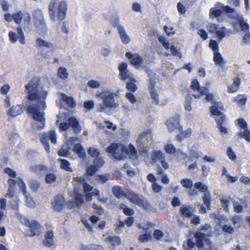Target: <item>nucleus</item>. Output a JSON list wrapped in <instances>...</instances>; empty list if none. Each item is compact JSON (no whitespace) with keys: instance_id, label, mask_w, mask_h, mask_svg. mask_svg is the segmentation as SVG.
Instances as JSON below:
<instances>
[{"instance_id":"obj_1","label":"nucleus","mask_w":250,"mask_h":250,"mask_svg":"<svg viewBox=\"0 0 250 250\" xmlns=\"http://www.w3.org/2000/svg\"><path fill=\"white\" fill-rule=\"evenodd\" d=\"M40 80L34 78L25 86L27 91V99L29 101H38V103L29 105L26 108L27 113L30 115L35 123H31V126L33 130H41L45 128L46 119L43 111L47 107L45 100L48 95L47 91L41 93L39 90Z\"/></svg>"},{"instance_id":"obj_2","label":"nucleus","mask_w":250,"mask_h":250,"mask_svg":"<svg viewBox=\"0 0 250 250\" xmlns=\"http://www.w3.org/2000/svg\"><path fill=\"white\" fill-rule=\"evenodd\" d=\"M97 98L103 100V104H99L97 111L100 112H105V108L116 109L119 107V104L115 102L114 95L112 91L108 89H104L101 92L97 93Z\"/></svg>"},{"instance_id":"obj_3","label":"nucleus","mask_w":250,"mask_h":250,"mask_svg":"<svg viewBox=\"0 0 250 250\" xmlns=\"http://www.w3.org/2000/svg\"><path fill=\"white\" fill-rule=\"evenodd\" d=\"M58 1L59 0H51L48 6L49 14L51 20L53 21H56L57 19L62 21L66 17L67 5L66 1L63 0L59 3L56 15V5Z\"/></svg>"},{"instance_id":"obj_4","label":"nucleus","mask_w":250,"mask_h":250,"mask_svg":"<svg viewBox=\"0 0 250 250\" xmlns=\"http://www.w3.org/2000/svg\"><path fill=\"white\" fill-rule=\"evenodd\" d=\"M106 152L111 154L112 159L116 161L124 160L126 158L125 155H129V150L125 145L117 143H111L106 148Z\"/></svg>"},{"instance_id":"obj_5","label":"nucleus","mask_w":250,"mask_h":250,"mask_svg":"<svg viewBox=\"0 0 250 250\" xmlns=\"http://www.w3.org/2000/svg\"><path fill=\"white\" fill-rule=\"evenodd\" d=\"M235 11L234 8L229 5H224L221 2H217L214 7L210 8L209 10V16L211 18H218L221 17L223 13L226 14H232Z\"/></svg>"},{"instance_id":"obj_6","label":"nucleus","mask_w":250,"mask_h":250,"mask_svg":"<svg viewBox=\"0 0 250 250\" xmlns=\"http://www.w3.org/2000/svg\"><path fill=\"white\" fill-rule=\"evenodd\" d=\"M59 127L60 131H66L71 127L75 134L80 133L82 130L79 121L74 116L69 117L67 122L61 123Z\"/></svg>"},{"instance_id":"obj_7","label":"nucleus","mask_w":250,"mask_h":250,"mask_svg":"<svg viewBox=\"0 0 250 250\" xmlns=\"http://www.w3.org/2000/svg\"><path fill=\"white\" fill-rule=\"evenodd\" d=\"M125 57L129 60L130 64L136 69L142 66L144 62L143 58L138 54L132 53L131 52H126Z\"/></svg>"},{"instance_id":"obj_8","label":"nucleus","mask_w":250,"mask_h":250,"mask_svg":"<svg viewBox=\"0 0 250 250\" xmlns=\"http://www.w3.org/2000/svg\"><path fill=\"white\" fill-rule=\"evenodd\" d=\"M52 208L54 211L61 212L65 206V199L63 195L57 194L54 197L52 202Z\"/></svg>"},{"instance_id":"obj_9","label":"nucleus","mask_w":250,"mask_h":250,"mask_svg":"<svg viewBox=\"0 0 250 250\" xmlns=\"http://www.w3.org/2000/svg\"><path fill=\"white\" fill-rule=\"evenodd\" d=\"M156 82L153 78H150L148 80V89L149 90L150 97L154 100L156 105H159V95L155 89Z\"/></svg>"},{"instance_id":"obj_10","label":"nucleus","mask_w":250,"mask_h":250,"mask_svg":"<svg viewBox=\"0 0 250 250\" xmlns=\"http://www.w3.org/2000/svg\"><path fill=\"white\" fill-rule=\"evenodd\" d=\"M150 134V131L147 130L146 131L143 132L141 134H140L138 138L136 140L137 146L138 148L139 152L141 155H143L144 154H146L147 153V150L144 146L143 144V140L146 138V139H148V135Z\"/></svg>"},{"instance_id":"obj_11","label":"nucleus","mask_w":250,"mask_h":250,"mask_svg":"<svg viewBox=\"0 0 250 250\" xmlns=\"http://www.w3.org/2000/svg\"><path fill=\"white\" fill-rule=\"evenodd\" d=\"M166 125L169 132H173L176 130L178 131H182V126L180 125L178 117H173L170 118L167 120Z\"/></svg>"},{"instance_id":"obj_12","label":"nucleus","mask_w":250,"mask_h":250,"mask_svg":"<svg viewBox=\"0 0 250 250\" xmlns=\"http://www.w3.org/2000/svg\"><path fill=\"white\" fill-rule=\"evenodd\" d=\"M213 105L209 107L211 115H221V110H224V104L221 102L212 101Z\"/></svg>"},{"instance_id":"obj_13","label":"nucleus","mask_w":250,"mask_h":250,"mask_svg":"<svg viewBox=\"0 0 250 250\" xmlns=\"http://www.w3.org/2000/svg\"><path fill=\"white\" fill-rule=\"evenodd\" d=\"M29 227L30 228V234L28 235L30 237L34 236H39L41 234V229L42 226L36 220H33L31 222Z\"/></svg>"},{"instance_id":"obj_14","label":"nucleus","mask_w":250,"mask_h":250,"mask_svg":"<svg viewBox=\"0 0 250 250\" xmlns=\"http://www.w3.org/2000/svg\"><path fill=\"white\" fill-rule=\"evenodd\" d=\"M144 197L141 194H138L135 193L133 191H130L126 197V198L128 199L131 203L137 205L139 206L141 203Z\"/></svg>"},{"instance_id":"obj_15","label":"nucleus","mask_w":250,"mask_h":250,"mask_svg":"<svg viewBox=\"0 0 250 250\" xmlns=\"http://www.w3.org/2000/svg\"><path fill=\"white\" fill-rule=\"evenodd\" d=\"M36 30L40 35L44 36L46 35L48 28L45 22V20L40 21H34Z\"/></svg>"},{"instance_id":"obj_16","label":"nucleus","mask_w":250,"mask_h":250,"mask_svg":"<svg viewBox=\"0 0 250 250\" xmlns=\"http://www.w3.org/2000/svg\"><path fill=\"white\" fill-rule=\"evenodd\" d=\"M195 238V245L198 249H202L204 247V240L206 238V234L200 231H197L194 233Z\"/></svg>"},{"instance_id":"obj_17","label":"nucleus","mask_w":250,"mask_h":250,"mask_svg":"<svg viewBox=\"0 0 250 250\" xmlns=\"http://www.w3.org/2000/svg\"><path fill=\"white\" fill-rule=\"evenodd\" d=\"M118 33L122 42L125 45L128 44L130 42V38L127 34L124 26L118 27Z\"/></svg>"},{"instance_id":"obj_18","label":"nucleus","mask_w":250,"mask_h":250,"mask_svg":"<svg viewBox=\"0 0 250 250\" xmlns=\"http://www.w3.org/2000/svg\"><path fill=\"white\" fill-rule=\"evenodd\" d=\"M139 207L144 209L147 212L155 213L156 209L153 207L152 205L146 200V198L143 199Z\"/></svg>"},{"instance_id":"obj_19","label":"nucleus","mask_w":250,"mask_h":250,"mask_svg":"<svg viewBox=\"0 0 250 250\" xmlns=\"http://www.w3.org/2000/svg\"><path fill=\"white\" fill-rule=\"evenodd\" d=\"M112 191L113 195L118 199L121 198L122 197L126 198L127 193L125 192L122 187L119 186H114L112 188Z\"/></svg>"},{"instance_id":"obj_20","label":"nucleus","mask_w":250,"mask_h":250,"mask_svg":"<svg viewBox=\"0 0 250 250\" xmlns=\"http://www.w3.org/2000/svg\"><path fill=\"white\" fill-rule=\"evenodd\" d=\"M23 112L22 106L17 104L13 105L8 110V114L12 117H16Z\"/></svg>"},{"instance_id":"obj_21","label":"nucleus","mask_w":250,"mask_h":250,"mask_svg":"<svg viewBox=\"0 0 250 250\" xmlns=\"http://www.w3.org/2000/svg\"><path fill=\"white\" fill-rule=\"evenodd\" d=\"M229 17L235 19H237L238 21H239V27L241 31L243 32L249 31L250 28L249 24L247 22L244 21V18L242 15L238 16L237 18L236 17H233L232 15H229Z\"/></svg>"},{"instance_id":"obj_22","label":"nucleus","mask_w":250,"mask_h":250,"mask_svg":"<svg viewBox=\"0 0 250 250\" xmlns=\"http://www.w3.org/2000/svg\"><path fill=\"white\" fill-rule=\"evenodd\" d=\"M213 61L216 65H219L222 69L226 63L219 51L213 53Z\"/></svg>"},{"instance_id":"obj_23","label":"nucleus","mask_w":250,"mask_h":250,"mask_svg":"<svg viewBox=\"0 0 250 250\" xmlns=\"http://www.w3.org/2000/svg\"><path fill=\"white\" fill-rule=\"evenodd\" d=\"M62 101L65 103L70 108H74L76 106V101L74 98L71 96H68L65 94H62Z\"/></svg>"},{"instance_id":"obj_24","label":"nucleus","mask_w":250,"mask_h":250,"mask_svg":"<svg viewBox=\"0 0 250 250\" xmlns=\"http://www.w3.org/2000/svg\"><path fill=\"white\" fill-rule=\"evenodd\" d=\"M36 44L39 47H45L47 49H54V46L52 43L50 42H46L42 38H38L36 41Z\"/></svg>"},{"instance_id":"obj_25","label":"nucleus","mask_w":250,"mask_h":250,"mask_svg":"<svg viewBox=\"0 0 250 250\" xmlns=\"http://www.w3.org/2000/svg\"><path fill=\"white\" fill-rule=\"evenodd\" d=\"M28 184L30 188L33 192H37L41 187L40 182L33 179L28 180Z\"/></svg>"},{"instance_id":"obj_26","label":"nucleus","mask_w":250,"mask_h":250,"mask_svg":"<svg viewBox=\"0 0 250 250\" xmlns=\"http://www.w3.org/2000/svg\"><path fill=\"white\" fill-rule=\"evenodd\" d=\"M180 212L182 217L188 218H191L193 215L192 212L189 209V207L186 206L185 205L180 207Z\"/></svg>"},{"instance_id":"obj_27","label":"nucleus","mask_w":250,"mask_h":250,"mask_svg":"<svg viewBox=\"0 0 250 250\" xmlns=\"http://www.w3.org/2000/svg\"><path fill=\"white\" fill-rule=\"evenodd\" d=\"M215 117L214 118V120L217 124V126L221 125H225L227 122V119L226 114L222 112L221 115H212Z\"/></svg>"},{"instance_id":"obj_28","label":"nucleus","mask_w":250,"mask_h":250,"mask_svg":"<svg viewBox=\"0 0 250 250\" xmlns=\"http://www.w3.org/2000/svg\"><path fill=\"white\" fill-rule=\"evenodd\" d=\"M106 241L109 242L113 247L119 246L122 243L121 238L117 236H108L106 238Z\"/></svg>"},{"instance_id":"obj_29","label":"nucleus","mask_w":250,"mask_h":250,"mask_svg":"<svg viewBox=\"0 0 250 250\" xmlns=\"http://www.w3.org/2000/svg\"><path fill=\"white\" fill-rule=\"evenodd\" d=\"M58 161L61 163V169L70 172L73 171V169L70 167V163L68 160L60 158L58 159Z\"/></svg>"},{"instance_id":"obj_30","label":"nucleus","mask_w":250,"mask_h":250,"mask_svg":"<svg viewBox=\"0 0 250 250\" xmlns=\"http://www.w3.org/2000/svg\"><path fill=\"white\" fill-rule=\"evenodd\" d=\"M119 208L123 211L125 215L129 216V217L132 216L135 214V211L133 209L128 207L124 203L120 204Z\"/></svg>"},{"instance_id":"obj_31","label":"nucleus","mask_w":250,"mask_h":250,"mask_svg":"<svg viewBox=\"0 0 250 250\" xmlns=\"http://www.w3.org/2000/svg\"><path fill=\"white\" fill-rule=\"evenodd\" d=\"M74 198L75 206L77 208L81 207L84 203L83 196L81 193L75 192Z\"/></svg>"},{"instance_id":"obj_32","label":"nucleus","mask_w":250,"mask_h":250,"mask_svg":"<svg viewBox=\"0 0 250 250\" xmlns=\"http://www.w3.org/2000/svg\"><path fill=\"white\" fill-rule=\"evenodd\" d=\"M41 142L43 144L44 147L47 153L50 152V146L49 144L48 135L43 133L41 138Z\"/></svg>"},{"instance_id":"obj_33","label":"nucleus","mask_w":250,"mask_h":250,"mask_svg":"<svg viewBox=\"0 0 250 250\" xmlns=\"http://www.w3.org/2000/svg\"><path fill=\"white\" fill-rule=\"evenodd\" d=\"M32 16L34 21H40L44 20L42 12L40 9H35L33 10Z\"/></svg>"},{"instance_id":"obj_34","label":"nucleus","mask_w":250,"mask_h":250,"mask_svg":"<svg viewBox=\"0 0 250 250\" xmlns=\"http://www.w3.org/2000/svg\"><path fill=\"white\" fill-rule=\"evenodd\" d=\"M194 188L198 190L201 192H204L206 193V192H209L208 190V187L207 185L204 184L201 182H197L194 183Z\"/></svg>"},{"instance_id":"obj_35","label":"nucleus","mask_w":250,"mask_h":250,"mask_svg":"<svg viewBox=\"0 0 250 250\" xmlns=\"http://www.w3.org/2000/svg\"><path fill=\"white\" fill-rule=\"evenodd\" d=\"M165 159L164 153L161 150L153 151L152 156V161L156 162L157 160H163Z\"/></svg>"},{"instance_id":"obj_36","label":"nucleus","mask_w":250,"mask_h":250,"mask_svg":"<svg viewBox=\"0 0 250 250\" xmlns=\"http://www.w3.org/2000/svg\"><path fill=\"white\" fill-rule=\"evenodd\" d=\"M204 204L206 206L208 209H210V205L211 202V194L210 192H206L203 196Z\"/></svg>"},{"instance_id":"obj_37","label":"nucleus","mask_w":250,"mask_h":250,"mask_svg":"<svg viewBox=\"0 0 250 250\" xmlns=\"http://www.w3.org/2000/svg\"><path fill=\"white\" fill-rule=\"evenodd\" d=\"M237 135L241 138L245 139L248 142L250 143V130L248 128L244 129L243 131L238 132Z\"/></svg>"},{"instance_id":"obj_38","label":"nucleus","mask_w":250,"mask_h":250,"mask_svg":"<svg viewBox=\"0 0 250 250\" xmlns=\"http://www.w3.org/2000/svg\"><path fill=\"white\" fill-rule=\"evenodd\" d=\"M226 28L225 27H221L218 28L215 34L216 37L218 39V41L220 42L226 36Z\"/></svg>"},{"instance_id":"obj_39","label":"nucleus","mask_w":250,"mask_h":250,"mask_svg":"<svg viewBox=\"0 0 250 250\" xmlns=\"http://www.w3.org/2000/svg\"><path fill=\"white\" fill-rule=\"evenodd\" d=\"M96 180L100 183L104 184L106 183L110 178V174L105 173L104 174H97L96 175Z\"/></svg>"},{"instance_id":"obj_40","label":"nucleus","mask_w":250,"mask_h":250,"mask_svg":"<svg viewBox=\"0 0 250 250\" xmlns=\"http://www.w3.org/2000/svg\"><path fill=\"white\" fill-rule=\"evenodd\" d=\"M152 235L151 232L150 233H145L142 234H140L138 237V240L139 242L142 243H144L146 242H148L150 241L152 239Z\"/></svg>"},{"instance_id":"obj_41","label":"nucleus","mask_w":250,"mask_h":250,"mask_svg":"<svg viewBox=\"0 0 250 250\" xmlns=\"http://www.w3.org/2000/svg\"><path fill=\"white\" fill-rule=\"evenodd\" d=\"M132 82H128L126 83V88L127 90L131 92H134L136 91L138 88L137 85L135 83V82L136 81L134 78L131 79Z\"/></svg>"},{"instance_id":"obj_42","label":"nucleus","mask_w":250,"mask_h":250,"mask_svg":"<svg viewBox=\"0 0 250 250\" xmlns=\"http://www.w3.org/2000/svg\"><path fill=\"white\" fill-rule=\"evenodd\" d=\"M93 163V165L99 169L104 165L105 162L102 157L99 156L94 159Z\"/></svg>"},{"instance_id":"obj_43","label":"nucleus","mask_w":250,"mask_h":250,"mask_svg":"<svg viewBox=\"0 0 250 250\" xmlns=\"http://www.w3.org/2000/svg\"><path fill=\"white\" fill-rule=\"evenodd\" d=\"M58 76L62 79H67L68 77L67 69L64 67H59L58 70Z\"/></svg>"},{"instance_id":"obj_44","label":"nucleus","mask_w":250,"mask_h":250,"mask_svg":"<svg viewBox=\"0 0 250 250\" xmlns=\"http://www.w3.org/2000/svg\"><path fill=\"white\" fill-rule=\"evenodd\" d=\"M87 153L92 158H97L100 155V151L98 148L90 147L87 149Z\"/></svg>"},{"instance_id":"obj_45","label":"nucleus","mask_w":250,"mask_h":250,"mask_svg":"<svg viewBox=\"0 0 250 250\" xmlns=\"http://www.w3.org/2000/svg\"><path fill=\"white\" fill-rule=\"evenodd\" d=\"M23 14L21 11H19L17 13L12 15V18L14 22L18 24H20L23 18Z\"/></svg>"},{"instance_id":"obj_46","label":"nucleus","mask_w":250,"mask_h":250,"mask_svg":"<svg viewBox=\"0 0 250 250\" xmlns=\"http://www.w3.org/2000/svg\"><path fill=\"white\" fill-rule=\"evenodd\" d=\"M57 179L56 175L52 173H47L44 177L45 182L48 184L54 183Z\"/></svg>"},{"instance_id":"obj_47","label":"nucleus","mask_w":250,"mask_h":250,"mask_svg":"<svg viewBox=\"0 0 250 250\" xmlns=\"http://www.w3.org/2000/svg\"><path fill=\"white\" fill-rule=\"evenodd\" d=\"M98 170L95 166L91 165L86 168L85 174L88 176L92 177L97 173Z\"/></svg>"},{"instance_id":"obj_48","label":"nucleus","mask_w":250,"mask_h":250,"mask_svg":"<svg viewBox=\"0 0 250 250\" xmlns=\"http://www.w3.org/2000/svg\"><path fill=\"white\" fill-rule=\"evenodd\" d=\"M192 98V96L189 94L187 95L185 100L184 106L186 110L190 111L192 110L191 106V103Z\"/></svg>"},{"instance_id":"obj_49","label":"nucleus","mask_w":250,"mask_h":250,"mask_svg":"<svg viewBox=\"0 0 250 250\" xmlns=\"http://www.w3.org/2000/svg\"><path fill=\"white\" fill-rule=\"evenodd\" d=\"M180 182L183 187L186 188L190 189L193 186V182L190 179H183L181 180Z\"/></svg>"},{"instance_id":"obj_50","label":"nucleus","mask_w":250,"mask_h":250,"mask_svg":"<svg viewBox=\"0 0 250 250\" xmlns=\"http://www.w3.org/2000/svg\"><path fill=\"white\" fill-rule=\"evenodd\" d=\"M209 47L213 51V53L219 51V45L216 40H210L209 41Z\"/></svg>"},{"instance_id":"obj_51","label":"nucleus","mask_w":250,"mask_h":250,"mask_svg":"<svg viewBox=\"0 0 250 250\" xmlns=\"http://www.w3.org/2000/svg\"><path fill=\"white\" fill-rule=\"evenodd\" d=\"M20 181V183L18 184L21 190L22 191L23 194L24 196H26V195L28 193L27 191L26 186L23 179L20 177L18 178Z\"/></svg>"},{"instance_id":"obj_52","label":"nucleus","mask_w":250,"mask_h":250,"mask_svg":"<svg viewBox=\"0 0 250 250\" xmlns=\"http://www.w3.org/2000/svg\"><path fill=\"white\" fill-rule=\"evenodd\" d=\"M196 246L195 243L191 238L187 240V243L183 244V248L185 250H191Z\"/></svg>"},{"instance_id":"obj_53","label":"nucleus","mask_w":250,"mask_h":250,"mask_svg":"<svg viewBox=\"0 0 250 250\" xmlns=\"http://www.w3.org/2000/svg\"><path fill=\"white\" fill-rule=\"evenodd\" d=\"M25 198H26L25 202L27 206L29 208H34L35 205V202L33 197L30 196L29 193L26 195V196H25Z\"/></svg>"},{"instance_id":"obj_54","label":"nucleus","mask_w":250,"mask_h":250,"mask_svg":"<svg viewBox=\"0 0 250 250\" xmlns=\"http://www.w3.org/2000/svg\"><path fill=\"white\" fill-rule=\"evenodd\" d=\"M170 51L173 56H177L180 59L182 58V54L173 44L171 45Z\"/></svg>"},{"instance_id":"obj_55","label":"nucleus","mask_w":250,"mask_h":250,"mask_svg":"<svg viewBox=\"0 0 250 250\" xmlns=\"http://www.w3.org/2000/svg\"><path fill=\"white\" fill-rule=\"evenodd\" d=\"M227 154L229 158L231 161H235L236 159V155L231 146L228 147Z\"/></svg>"},{"instance_id":"obj_56","label":"nucleus","mask_w":250,"mask_h":250,"mask_svg":"<svg viewBox=\"0 0 250 250\" xmlns=\"http://www.w3.org/2000/svg\"><path fill=\"white\" fill-rule=\"evenodd\" d=\"M165 149L166 153L170 154H174L176 151L175 147L172 144H167Z\"/></svg>"},{"instance_id":"obj_57","label":"nucleus","mask_w":250,"mask_h":250,"mask_svg":"<svg viewBox=\"0 0 250 250\" xmlns=\"http://www.w3.org/2000/svg\"><path fill=\"white\" fill-rule=\"evenodd\" d=\"M119 78L121 80L125 81L129 78V71L127 69L126 70L122 71L119 72Z\"/></svg>"},{"instance_id":"obj_58","label":"nucleus","mask_w":250,"mask_h":250,"mask_svg":"<svg viewBox=\"0 0 250 250\" xmlns=\"http://www.w3.org/2000/svg\"><path fill=\"white\" fill-rule=\"evenodd\" d=\"M236 100L239 105L243 106L246 104L247 98L245 95H239L237 97Z\"/></svg>"},{"instance_id":"obj_59","label":"nucleus","mask_w":250,"mask_h":250,"mask_svg":"<svg viewBox=\"0 0 250 250\" xmlns=\"http://www.w3.org/2000/svg\"><path fill=\"white\" fill-rule=\"evenodd\" d=\"M128 149L129 150V155L130 156L134 157L136 159L137 157V151L135 146L131 144H130L128 146Z\"/></svg>"},{"instance_id":"obj_60","label":"nucleus","mask_w":250,"mask_h":250,"mask_svg":"<svg viewBox=\"0 0 250 250\" xmlns=\"http://www.w3.org/2000/svg\"><path fill=\"white\" fill-rule=\"evenodd\" d=\"M233 206L234 208V211L237 213H240L243 211V206L240 204H239L237 201L233 202Z\"/></svg>"},{"instance_id":"obj_61","label":"nucleus","mask_w":250,"mask_h":250,"mask_svg":"<svg viewBox=\"0 0 250 250\" xmlns=\"http://www.w3.org/2000/svg\"><path fill=\"white\" fill-rule=\"evenodd\" d=\"M125 97L132 104L136 103L137 102V99L134 94L131 92H127L125 94Z\"/></svg>"},{"instance_id":"obj_62","label":"nucleus","mask_w":250,"mask_h":250,"mask_svg":"<svg viewBox=\"0 0 250 250\" xmlns=\"http://www.w3.org/2000/svg\"><path fill=\"white\" fill-rule=\"evenodd\" d=\"M237 124L240 127L243 129H248V124L243 118H239L237 120Z\"/></svg>"},{"instance_id":"obj_63","label":"nucleus","mask_w":250,"mask_h":250,"mask_svg":"<svg viewBox=\"0 0 250 250\" xmlns=\"http://www.w3.org/2000/svg\"><path fill=\"white\" fill-rule=\"evenodd\" d=\"M48 137L52 144H56L57 143V134L54 130H50L49 132Z\"/></svg>"},{"instance_id":"obj_64","label":"nucleus","mask_w":250,"mask_h":250,"mask_svg":"<svg viewBox=\"0 0 250 250\" xmlns=\"http://www.w3.org/2000/svg\"><path fill=\"white\" fill-rule=\"evenodd\" d=\"M94 102L92 100H88L84 102L83 107L88 110H90L94 107Z\"/></svg>"}]
</instances>
